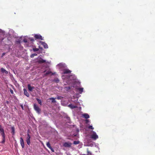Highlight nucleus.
I'll list each match as a JSON object with an SVG mask.
<instances>
[{"instance_id":"1","label":"nucleus","mask_w":155,"mask_h":155,"mask_svg":"<svg viewBox=\"0 0 155 155\" xmlns=\"http://www.w3.org/2000/svg\"><path fill=\"white\" fill-rule=\"evenodd\" d=\"M92 134L91 135V138L94 140H96L98 138V136L94 131L92 130Z\"/></svg>"},{"instance_id":"7","label":"nucleus","mask_w":155,"mask_h":155,"mask_svg":"<svg viewBox=\"0 0 155 155\" xmlns=\"http://www.w3.org/2000/svg\"><path fill=\"white\" fill-rule=\"evenodd\" d=\"M46 62V61L41 58H40L37 61V62L39 64H42Z\"/></svg>"},{"instance_id":"9","label":"nucleus","mask_w":155,"mask_h":155,"mask_svg":"<svg viewBox=\"0 0 155 155\" xmlns=\"http://www.w3.org/2000/svg\"><path fill=\"white\" fill-rule=\"evenodd\" d=\"M47 146L51 150V151L54 152V149L51 147L50 144L49 142H48L46 143Z\"/></svg>"},{"instance_id":"12","label":"nucleus","mask_w":155,"mask_h":155,"mask_svg":"<svg viewBox=\"0 0 155 155\" xmlns=\"http://www.w3.org/2000/svg\"><path fill=\"white\" fill-rule=\"evenodd\" d=\"M23 91H24V94L27 97H29L30 95L29 93L24 88L23 89Z\"/></svg>"},{"instance_id":"31","label":"nucleus","mask_w":155,"mask_h":155,"mask_svg":"<svg viewBox=\"0 0 155 155\" xmlns=\"http://www.w3.org/2000/svg\"><path fill=\"white\" fill-rule=\"evenodd\" d=\"M6 54L5 53H3L2 54V57H3Z\"/></svg>"},{"instance_id":"16","label":"nucleus","mask_w":155,"mask_h":155,"mask_svg":"<svg viewBox=\"0 0 155 155\" xmlns=\"http://www.w3.org/2000/svg\"><path fill=\"white\" fill-rule=\"evenodd\" d=\"M1 71L3 73H5V74H6L8 73L7 71L5 69H4L3 68H1Z\"/></svg>"},{"instance_id":"33","label":"nucleus","mask_w":155,"mask_h":155,"mask_svg":"<svg viewBox=\"0 0 155 155\" xmlns=\"http://www.w3.org/2000/svg\"><path fill=\"white\" fill-rule=\"evenodd\" d=\"M56 83H58L59 81V80L58 79H57L55 81Z\"/></svg>"},{"instance_id":"4","label":"nucleus","mask_w":155,"mask_h":155,"mask_svg":"<svg viewBox=\"0 0 155 155\" xmlns=\"http://www.w3.org/2000/svg\"><path fill=\"white\" fill-rule=\"evenodd\" d=\"M27 136L26 138V142L27 143V144L28 145H29L30 144V136L29 134H27Z\"/></svg>"},{"instance_id":"23","label":"nucleus","mask_w":155,"mask_h":155,"mask_svg":"<svg viewBox=\"0 0 155 155\" xmlns=\"http://www.w3.org/2000/svg\"><path fill=\"white\" fill-rule=\"evenodd\" d=\"M88 128L90 129L93 130L94 128L92 127V126L90 125L88 127Z\"/></svg>"},{"instance_id":"22","label":"nucleus","mask_w":155,"mask_h":155,"mask_svg":"<svg viewBox=\"0 0 155 155\" xmlns=\"http://www.w3.org/2000/svg\"><path fill=\"white\" fill-rule=\"evenodd\" d=\"M79 143V141H74L73 142V143L74 144H78Z\"/></svg>"},{"instance_id":"32","label":"nucleus","mask_w":155,"mask_h":155,"mask_svg":"<svg viewBox=\"0 0 155 155\" xmlns=\"http://www.w3.org/2000/svg\"><path fill=\"white\" fill-rule=\"evenodd\" d=\"M20 106H21V108H22V109L23 110H24V107H23V105H21Z\"/></svg>"},{"instance_id":"25","label":"nucleus","mask_w":155,"mask_h":155,"mask_svg":"<svg viewBox=\"0 0 155 155\" xmlns=\"http://www.w3.org/2000/svg\"><path fill=\"white\" fill-rule=\"evenodd\" d=\"M33 50L34 51H37L39 50V49L38 48H33Z\"/></svg>"},{"instance_id":"34","label":"nucleus","mask_w":155,"mask_h":155,"mask_svg":"<svg viewBox=\"0 0 155 155\" xmlns=\"http://www.w3.org/2000/svg\"><path fill=\"white\" fill-rule=\"evenodd\" d=\"M88 154H91V153H90L88 151Z\"/></svg>"},{"instance_id":"10","label":"nucleus","mask_w":155,"mask_h":155,"mask_svg":"<svg viewBox=\"0 0 155 155\" xmlns=\"http://www.w3.org/2000/svg\"><path fill=\"white\" fill-rule=\"evenodd\" d=\"M82 116L83 117L86 119H87L90 117L89 115L87 113L83 114Z\"/></svg>"},{"instance_id":"5","label":"nucleus","mask_w":155,"mask_h":155,"mask_svg":"<svg viewBox=\"0 0 155 155\" xmlns=\"http://www.w3.org/2000/svg\"><path fill=\"white\" fill-rule=\"evenodd\" d=\"M72 143H71L65 142L63 144V146L65 147H70L71 146Z\"/></svg>"},{"instance_id":"37","label":"nucleus","mask_w":155,"mask_h":155,"mask_svg":"<svg viewBox=\"0 0 155 155\" xmlns=\"http://www.w3.org/2000/svg\"><path fill=\"white\" fill-rule=\"evenodd\" d=\"M13 88L14 89H15V88H14V87H13Z\"/></svg>"},{"instance_id":"11","label":"nucleus","mask_w":155,"mask_h":155,"mask_svg":"<svg viewBox=\"0 0 155 155\" xmlns=\"http://www.w3.org/2000/svg\"><path fill=\"white\" fill-rule=\"evenodd\" d=\"M41 44L44 46L45 48H48V45L44 42H41Z\"/></svg>"},{"instance_id":"15","label":"nucleus","mask_w":155,"mask_h":155,"mask_svg":"<svg viewBox=\"0 0 155 155\" xmlns=\"http://www.w3.org/2000/svg\"><path fill=\"white\" fill-rule=\"evenodd\" d=\"M69 106L72 109L75 108H76L77 107V106H75L72 104H69Z\"/></svg>"},{"instance_id":"28","label":"nucleus","mask_w":155,"mask_h":155,"mask_svg":"<svg viewBox=\"0 0 155 155\" xmlns=\"http://www.w3.org/2000/svg\"><path fill=\"white\" fill-rule=\"evenodd\" d=\"M61 97H61L59 96V97H57L56 98V99H58V100H59V99H61Z\"/></svg>"},{"instance_id":"26","label":"nucleus","mask_w":155,"mask_h":155,"mask_svg":"<svg viewBox=\"0 0 155 155\" xmlns=\"http://www.w3.org/2000/svg\"><path fill=\"white\" fill-rule=\"evenodd\" d=\"M37 55V54H35V53H34V54H32L31 55V58H33V57H34L35 56H36Z\"/></svg>"},{"instance_id":"19","label":"nucleus","mask_w":155,"mask_h":155,"mask_svg":"<svg viewBox=\"0 0 155 155\" xmlns=\"http://www.w3.org/2000/svg\"><path fill=\"white\" fill-rule=\"evenodd\" d=\"M83 88H79L78 89V91L80 93H81L83 91Z\"/></svg>"},{"instance_id":"30","label":"nucleus","mask_w":155,"mask_h":155,"mask_svg":"<svg viewBox=\"0 0 155 155\" xmlns=\"http://www.w3.org/2000/svg\"><path fill=\"white\" fill-rule=\"evenodd\" d=\"M23 41L25 43H26L28 42L27 40L26 39H24Z\"/></svg>"},{"instance_id":"2","label":"nucleus","mask_w":155,"mask_h":155,"mask_svg":"<svg viewBox=\"0 0 155 155\" xmlns=\"http://www.w3.org/2000/svg\"><path fill=\"white\" fill-rule=\"evenodd\" d=\"M34 108L38 114H40L41 113V110L37 105L35 104L34 105Z\"/></svg>"},{"instance_id":"3","label":"nucleus","mask_w":155,"mask_h":155,"mask_svg":"<svg viewBox=\"0 0 155 155\" xmlns=\"http://www.w3.org/2000/svg\"><path fill=\"white\" fill-rule=\"evenodd\" d=\"M63 74H70L71 71L68 69H65L63 70Z\"/></svg>"},{"instance_id":"38","label":"nucleus","mask_w":155,"mask_h":155,"mask_svg":"<svg viewBox=\"0 0 155 155\" xmlns=\"http://www.w3.org/2000/svg\"><path fill=\"white\" fill-rule=\"evenodd\" d=\"M52 75H53L54 74L53 73H52Z\"/></svg>"},{"instance_id":"6","label":"nucleus","mask_w":155,"mask_h":155,"mask_svg":"<svg viewBox=\"0 0 155 155\" xmlns=\"http://www.w3.org/2000/svg\"><path fill=\"white\" fill-rule=\"evenodd\" d=\"M20 143L22 147L24 148L25 146L24 143L23 139L21 137L20 138Z\"/></svg>"},{"instance_id":"17","label":"nucleus","mask_w":155,"mask_h":155,"mask_svg":"<svg viewBox=\"0 0 155 155\" xmlns=\"http://www.w3.org/2000/svg\"><path fill=\"white\" fill-rule=\"evenodd\" d=\"M0 131L1 134L5 133L4 129L2 128L1 126L0 125Z\"/></svg>"},{"instance_id":"21","label":"nucleus","mask_w":155,"mask_h":155,"mask_svg":"<svg viewBox=\"0 0 155 155\" xmlns=\"http://www.w3.org/2000/svg\"><path fill=\"white\" fill-rule=\"evenodd\" d=\"M12 132V135H14L15 134V128L14 127H11Z\"/></svg>"},{"instance_id":"35","label":"nucleus","mask_w":155,"mask_h":155,"mask_svg":"<svg viewBox=\"0 0 155 155\" xmlns=\"http://www.w3.org/2000/svg\"><path fill=\"white\" fill-rule=\"evenodd\" d=\"M31 40L32 41H34V39H31Z\"/></svg>"},{"instance_id":"29","label":"nucleus","mask_w":155,"mask_h":155,"mask_svg":"<svg viewBox=\"0 0 155 155\" xmlns=\"http://www.w3.org/2000/svg\"><path fill=\"white\" fill-rule=\"evenodd\" d=\"M85 122H86V124H87L89 122V120H88V119H86L85 120Z\"/></svg>"},{"instance_id":"24","label":"nucleus","mask_w":155,"mask_h":155,"mask_svg":"<svg viewBox=\"0 0 155 155\" xmlns=\"http://www.w3.org/2000/svg\"><path fill=\"white\" fill-rule=\"evenodd\" d=\"M51 73V71H48L45 74V75H47L48 74H50Z\"/></svg>"},{"instance_id":"20","label":"nucleus","mask_w":155,"mask_h":155,"mask_svg":"<svg viewBox=\"0 0 155 155\" xmlns=\"http://www.w3.org/2000/svg\"><path fill=\"white\" fill-rule=\"evenodd\" d=\"M36 100L38 102V104H39L40 105H42V102L41 100L38 98H37Z\"/></svg>"},{"instance_id":"18","label":"nucleus","mask_w":155,"mask_h":155,"mask_svg":"<svg viewBox=\"0 0 155 155\" xmlns=\"http://www.w3.org/2000/svg\"><path fill=\"white\" fill-rule=\"evenodd\" d=\"M56 99V98H53V97H52V98H50L49 99L51 100H52V103H56V101L55 100V99Z\"/></svg>"},{"instance_id":"27","label":"nucleus","mask_w":155,"mask_h":155,"mask_svg":"<svg viewBox=\"0 0 155 155\" xmlns=\"http://www.w3.org/2000/svg\"><path fill=\"white\" fill-rule=\"evenodd\" d=\"M10 92H11V93L12 94H14V92H13V90H12V89H10Z\"/></svg>"},{"instance_id":"36","label":"nucleus","mask_w":155,"mask_h":155,"mask_svg":"<svg viewBox=\"0 0 155 155\" xmlns=\"http://www.w3.org/2000/svg\"><path fill=\"white\" fill-rule=\"evenodd\" d=\"M71 89V88H70V87H68V89Z\"/></svg>"},{"instance_id":"13","label":"nucleus","mask_w":155,"mask_h":155,"mask_svg":"<svg viewBox=\"0 0 155 155\" xmlns=\"http://www.w3.org/2000/svg\"><path fill=\"white\" fill-rule=\"evenodd\" d=\"M28 89L29 91H32L33 89L34 88V87H31L30 84H28Z\"/></svg>"},{"instance_id":"8","label":"nucleus","mask_w":155,"mask_h":155,"mask_svg":"<svg viewBox=\"0 0 155 155\" xmlns=\"http://www.w3.org/2000/svg\"><path fill=\"white\" fill-rule=\"evenodd\" d=\"M34 37L36 39H39L41 40H43L42 36L40 35H35Z\"/></svg>"},{"instance_id":"14","label":"nucleus","mask_w":155,"mask_h":155,"mask_svg":"<svg viewBox=\"0 0 155 155\" xmlns=\"http://www.w3.org/2000/svg\"><path fill=\"white\" fill-rule=\"evenodd\" d=\"M1 134L2 135V137H3L2 140V143H4L5 142V133H4Z\"/></svg>"}]
</instances>
